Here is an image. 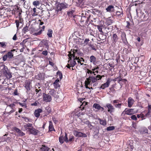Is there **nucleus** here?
Masks as SVG:
<instances>
[{"label": "nucleus", "mask_w": 151, "mask_h": 151, "mask_svg": "<svg viewBox=\"0 0 151 151\" xmlns=\"http://www.w3.org/2000/svg\"><path fill=\"white\" fill-rule=\"evenodd\" d=\"M115 129V127L114 126H109L106 129L108 131L112 130Z\"/></svg>", "instance_id": "48"}, {"label": "nucleus", "mask_w": 151, "mask_h": 151, "mask_svg": "<svg viewBox=\"0 0 151 151\" xmlns=\"http://www.w3.org/2000/svg\"><path fill=\"white\" fill-rule=\"evenodd\" d=\"M15 105L13 103L9 105H7L6 108V109H10L11 110L9 112L8 114H10L16 110V109L15 107Z\"/></svg>", "instance_id": "7"}, {"label": "nucleus", "mask_w": 151, "mask_h": 151, "mask_svg": "<svg viewBox=\"0 0 151 151\" xmlns=\"http://www.w3.org/2000/svg\"><path fill=\"white\" fill-rule=\"evenodd\" d=\"M120 78H119V80H118V83L120 84V87L122 88V84L121 82H122L124 83H125L126 81H127V80L126 79H123V78H121V79Z\"/></svg>", "instance_id": "25"}, {"label": "nucleus", "mask_w": 151, "mask_h": 151, "mask_svg": "<svg viewBox=\"0 0 151 151\" xmlns=\"http://www.w3.org/2000/svg\"><path fill=\"white\" fill-rule=\"evenodd\" d=\"M59 80L57 79L53 83V85L55 89H57L60 87V85L59 84Z\"/></svg>", "instance_id": "18"}, {"label": "nucleus", "mask_w": 151, "mask_h": 151, "mask_svg": "<svg viewBox=\"0 0 151 151\" xmlns=\"http://www.w3.org/2000/svg\"><path fill=\"white\" fill-rule=\"evenodd\" d=\"M122 40L123 42L125 44L127 45V44H128V42L127 41L126 37H125V38H123Z\"/></svg>", "instance_id": "54"}, {"label": "nucleus", "mask_w": 151, "mask_h": 151, "mask_svg": "<svg viewBox=\"0 0 151 151\" xmlns=\"http://www.w3.org/2000/svg\"><path fill=\"white\" fill-rule=\"evenodd\" d=\"M18 133L19 136H23L25 135V134L21 131V130H20Z\"/></svg>", "instance_id": "59"}, {"label": "nucleus", "mask_w": 151, "mask_h": 151, "mask_svg": "<svg viewBox=\"0 0 151 151\" xmlns=\"http://www.w3.org/2000/svg\"><path fill=\"white\" fill-rule=\"evenodd\" d=\"M53 31L52 29H49L48 30L47 35L49 37H52V34Z\"/></svg>", "instance_id": "37"}, {"label": "nucleus", "mask_w": 151, "mask_h": 151, "mask_svg": "<svg viewBox=\"0 0 151 151\" xmlns=\"http://www.w3.org/2000/svg\"><path fill=\"white\" fill-rule=\"evenodd\" d=\"M116 15L119 17L121 18L122 16H123V11L121 10V12L117 11L116 12Z\"/></svg>", "instance_id": "35"}, {"label": "nucleus", "mask_w": 151, "mask_h": 151, "mask_svg": "<svg viewBox=\"0 0 151 151\" xmlns=\"http://www.w3.org/2000/svg\"><path fill=\"white\" fill-rule=\"evenodd\" d=\"M74 134L76 137H87V135L86 134L80 132H76Z\"/></svg>", "instance_id": "16"}, {"label": "nucleus", "mask_w": 151, "mask_h": 151, "mask_svg": "<svg viewBox=\"0 0 151 151\" xmlns=\"http://www.w3.org/2000/svg\"><path fill=\"white\" fill-rule=\"evenodd\" d=\"M56 91L54 89L50 88L49 90L48 94L52 95V96L55 97Z\"/></svg>", "instance_id": "19"}, {"label": "nucleus", "mask_w": 151, "mask_h": 151, "mask_svg": "<svg viewBox=\"0 0 151 151\" xmlns=\"http://www.w3.org/2000/svg\"><path fill=\"white\" fill-rule=\"evenodd\" d=\"M112 39L114 42L116 43L118 39L117 35L116 34H114L112 36Z\"/></svg>", "instance_id": "39"}, {"label": "nucleus", "mask_w": 151, "mask_h": 151, "mask_svg": "<svg viewBox=\"0 0 151 151\" xmlns=\"http://www.w3.org/2000/svg\"><path fill=\"white\" fill-rule=\"evenodd\" d=\"M24 127L26 130H28V131H29V129H31L32 127V124L30 123L26 124L24 125Z\"/></svg>", "instance_id": "29"}, {"label": "nucleus", "mask_w": 151, "mask_h": 151, "mask_svg": "<svg viewBox=\"0 0 151 151\" xmlns=\"http://www.w3.org/2000/svg\"><path fill=\"white\" fill-rule=\"evenodd\" d=\"M64 139V141H65L66 142H68V138L67 137V134L66 133H65V137H63Z\"/></svg>", "instance_id": "55"}, {"label": "nucleus", "mask_w": 151, "mask_h": 151, "mask_svg": "<svg viewBox=\"0 0 151 151\" xmlns=\"http://www.w3.org/2000/svg\"><path fill=\"white\" fill-rule=\"evenodd\" d=\"M2 70L3 74L7 79H9L12 77V76L11 75V73L8 70L7 66L4 65Z\"/></svg>", "instance_id": "4"}, {"label": "nucleus", "mask_w": 151, "mask_h": 151, "mask_svg": "<svg viewBox=\"0 0 151 151\" xmlns=\"http://www.w3.org/2000/svg\"><path fill=\"white\" fill-rule=\"evenodd\" d=\"M71 52H69L68 54L69 58L70 60H71L72 57L74 60H75L76 58H79V57H77V56L78 55V50H71Z\"/></svg>", "instance_id": "3"}, {"label": "nucleus", "mask_w": 151, "mask_h": 151, "mask_svg": "<svg viewBox=\"0 0 151 151\" xmlns=\"http://www.w3.org/2000/svg\"><path fill=\"white\" fill-rule=\"evenodd\" d=\"M97 27L99 31L101 32V33L99 35V38L101 40L99 42L100 43L103 44V43L102 42V41H103L104 39H103V32L102 31V29L104 28V26L103 25H100L99 26L98 25Z\"/></svg>", "instance_id": "6"}, {"label": "nucleus", "mask_w": 151, "mask_h": 151, "mask_svg": "<svg viewBox=\"0 0 151 151\" xmlns=\"http://www.w3.org/2000/svg\"><path fill=\"white\" fill-rule=\"evenodd\" d=\"M90 62L93 63H94L96 60V58L93 55L91 56L90 57Z\"/></svg>", "instance_id": "41"}, {"label": "nucleus", "mask_w": 151, "mask_h": 151, "mask_svg": "<svg viewBox=\"0 0 151 151\" xmlns=\"http://www.w3.org/2000/svg\"><path fill=\"white\" fill-rule=\"evenodd\" d=\"M9 43L6 42H0V46L3 48H6V47L9 46Z\"/></svg>", "instance_id": "20"}, {"label": "nucleus", "mask_w": 151, "mask_h": 151, "mask_svg": "<svg viewBox=\"0 0 151 151\" xmlns=\"http://www.w3.org/2000/svg\"><path fill=\"white\" fill-rule=\"evenodd\" d=\"M24 86L25 87L27 91H28L30 90L31 87L32 86L31 83L28 81H26L24 84Z\"/></svg>", "instance_id": "12"}, {"label": "nucleus", "mask_w": 151, "mask_h": 151, "mask_svg": "<svg viewBox=\"0 0 151 151\" xmlns=\"http://www.w3.org/2000/svg\"><path fill=\"white\" fill-rule=\"evenodd\" d=\"M102 77H104V76H102L99 75H97L96 76H92L90 75L88 78H87L84 82L85 86L86 88H88L90 89H93L92 87H89V86H92V84L96 82L97 80L101 79Z\"/></svg>", "instance_id": "1"}, {"label": "nucleus", "mask_w": 151, "mask_h": 151, "mask_svg": "<svg viewBox=\"0 0 151 151\" xmlns=\"http://www.w3.org/2000/svg\"><path fill=\"white\" fill-rule=\"evenodd\" d=\"M147 109H148V112L146 114V116H149L150 114V113L151 112V105L148 104V106H147Z\"/></svg>", "instance_id": "36"}, {"label": "nucleus", "mask_w": 151, "mask_h": 151, "mask_svg": "<svg viewBox=\"0 0 151 151\" xmlns=\"http://www.w3.org/2000/svg\"><path fill=\"white\" fill-rule=\"evenodd\" d=\"M73 11H70L69 12H68L67 14L68 16H71L73 14Z\"/></svg>", "instance_id": "62"}, {"label": "nucleus", "mask_w": 151, "mask_h": 151, "mask_svg": "<svg viewBox=\"0 0 151 151\" xmlns=\"http://www.w3.org/2000/svg\"><path fill=\"white\" fill-rule=\"evenodd\" d=\"M32 33L33 35L37 36L41 35L42 32H41V31L39 30L38 32H32Z\"/></svg>", "instance_id": "42"}, {"label": "nucleus", "mask_w": 151, "mask_h": 151, "mask_svg": "<svg viewBox=\"0 0 151 151\" xmlns=\"http://www.w3.org/2000/svg\"><path fill=\"white\" fill-rule=\"evenodd\" d=\"M106 65H109L110 67H113L114 66L113 60L111 59H109Z\"/></svg>", "instance_id": "31"}, {"label": "nucleus", "mask_w": 151, "mask_h": 151, "mask_svg": "<svg viewBox=\"0 0 151 151\" xmlns=\"http://www.w3.org/2000/svg\"><path fill=\"white\" fill-rule=\"evenodd\" d=\"M126 37V33L124 32L122 33V34L121 35V37L122 39L123 38H125Z\"/></svg>", "instance_id": "57"}, {"label": "nucleus", "mask_w": 151, "mask_h": 151, "mask_svg": "<svg viewBox=\"0 0 151 151\" xmlns=\"http://www.w3.org/2000/svg\"><path fill=\"white\" fill-rule=\"evenodd\" d=\"M90 47L93 50H94L95 51H96V48L95 46L93 45H91Z\"/></svg>", "instance_id": "64"}, {"label": "nucleus", "mask_w": 151, "mask_h": 151, "mask_svg": "<svg viewBox=\"0 0 151 151\" xmlns=\"http://www.w3.org/2000/svg\"><path fill=\"white\" fill-rule=\"evenodd\" d=\"M23 5L25 8L27 9L29 7L30 3L29 2L26 1L24 2Z\"/></svg>", "instance_id": "33"}, {"label": "nucleus", "mask_w": 151, "mask_h": 151, "mask_svg": "<svg viewBox=\"0 0 151 151\" xmlns=\"http://www.w3.org/2000/svg\"><path fill=\"white\" fill-rule=\"evenodd\" d=\"M14 50H12L8 52L6 54L4 55L2 57V60L4 61H6L7 59H10L13 57L14 55L12 52Z\"/></svg>", "instance_id": "5"}, {"label": "nucleus", "mask_w": 151, "mask_h": 151, "mask_svg": "<svg viewBox=\"0 0 151 151\" xmlns=\"http://www.w3.org/2000/svg\"><path fill=\"white\" fill-rule=\"evenodd\" d=\"M59 140L61 144H63L64 141L63 137H59Z\"/></svg>", "instance_id": "53"}, {"label": "nucleus", "mask_w": 151, "mask_h": 151, "mask_svg": "<svg viewBox=\"0 0 151 151\" xmlns=\"http://www.w3.org/2000/svg\"><path fill=\"white\" fill-rule=\"evenodd\" d=\"M40 4L41 1H35L32 3L33 5L36 7L37 6H39Z\"/></svg>", "instance_id": "32"}, {"label": "nucleus", "mask_w": 151, "mask_h": 151, "mask_svg": "<svg viewBox=\"0 0 151 151\" xmlns=\"http://www.w3.org/2000/svg\"><path fill=\"white\" fill-rule=\"evenodd\" d=\"M22 31L25 34L27 32L29 31L28 27L27 25L25 27H24L23 28Z\"/></svg>", "instance_id": "46"}, {"label": "nucleus", "mask_w": 151, "mask_h": 151, "mask_svg": "<svg viewBox=\"0 0 151 151\" xmlns=\"http://www.w3.org/2000/svg\"><path fill=\"white\" fill-rule=\"evenodd\" d=\"M134 109L126 108L124 111L122 113L121 115L124 114L129 115H131L134 114Z\"/></svg>", "instance_id": "9"}, {"label": "nucleus", "mask_w": 151, "mask_h": 151, "mask_svg": "<svg viewBox=\"0 0 151 151\" xmlns=\"http://www.w3.org/2000/svg\"><path fill=\"white\" fill-rule=\"evenodd\" d=\"M26 122H31L32 121V119H31L28 118L27 117H22Z\"/></svg>", "instance_id": "50"}, {"label": "nucleus", "mask_w": 151, "mask_h": 151, "mask_svg": "<svg viewBox=\"0 0 151 151\" xmlns=\"http://www.w3.org/2000/svg\"><path fill=\"white\" fill-rule=\"evenodd\" d=\"M131 118V119L134 120H136L137 119L136 116L135 115H132Z\"/></svg>", "instance_id": "58"}, {"label": "nucleus", "mask_w": 151, "mask_h": 151, "mask_svg": "<svg viewBox=\"0 0 151 151\" xmlns=\"http://www.w3.org/2000/svg\"><path fill=\"white\" fill-rule=\"evenodd\" d=\"M93 107L95 109L99 110L102 109V110L104 109L103 107H101L100 106L97 104L95 103L93 104Z\"/></svg>", "instance_id": "27"}, {"label": "nucleus", "mask_w": 151, "mask_h": 151, "mask_svg": "<svg viewBox=\"0 0 151 151\" xmlns=\"http://www.w3.org/2000/svg\"><path fill=\"white\" fill-rule=\"evenodd\" d=\"M41 42L43 44V45L46 46V48H47V50L49 48V46L48 45V41L45 40H43Z\"/></svg>", "instance_id": "38"}, {"label": "nucleus", "mask_w": 151, "mask_h": 151, "mask_svg": "<svg viewBox=\"0 0 151 151\" xmlns=\"http://www.w3.org/2000/svg\"><path fill=\"white\" fill-rule=\"evenodd\" d=\"M134 102V100L131 97L128 98V105L129 107H131L133 105Z\"/></svg>", "instance_id": "17"}, {"label": "nucleus", "mask_w": 151, "mask_h": 151, "mask_svg": "<svg viewBox=\"0 0 151 151\" xmlns=\"http://www.w3.org/2000/svg\"><path fill=\"white\" fill-rule=\"evenodd\" d=\"M50 148L45 144L43 145L40 148V151H48Z\"/></svg>", "instance_id": "21"}, {"label": "nucleus", "mask_w": 151, "mask_h": 151, "mask_svg": "<svg viewBox=\"0 0 151 151\" xmlns=\"http://www.w3.org/2000/svg\"><path fill=\"white\" fill-rule=\"evenodd\" d=\"M36 9L35 8H34L33 9H31V11L33 12L32 16H35L37 15V12H36Z\"/></svg>", "instance_id": "40"}, {"label": "nucleus", "mask_w": 151, "mask_h": 151, "mask_svg": "<svg viewBox=\"0 0 151 151\" xmlns=\"http://www.w3.org/2000/svg\"><path fill=\"white\" fill-rule=\"evenodd\" d=\"M86 124L87 125L88 127L90 129H91L93 127V126L91 125V123L88 121H87L86 122Z\"/></svg>", "instance_id": "43"}, {"label": "nucleus", "mask_w": 151, "mask_h": 151, "mask_svg": "<svg viewBox=\"0 0 151 151\" xmlns=\"http://www.w3.org/2000/svg\"><path fill=\"white\" fill-rule=\"evenodd\" d=\"M22 12V9L20 7H19L18 6H17V9L16 12V14L18 15L19 18V20H17L15 21L17 27V28H18L19 27V23H20L22 24V22L23 20L22 18L21 14Z\"/></svg>", "instance_id": "2"}, {"label": "nucleus", "mask_w": 151, "mask_h": 151, "mask_svg": "<svg viewBox=\"0 0 151 151\" xmlns=\"http://www.w3.org/2000/svg\"><path fill=\"white\" fill-rule=\"evenodd\" d=\"M119 78L121 79V78H123L125 76L127 75V73L126 72L123 71H120L119 72Z\"/></svg>", "instance_id": "23"}, {"label": "nucleus", "mask_w": 151, "mask_h": 151, "mask_svg": "<svg viewBox=\"0 0 151 151\" xmlns=\"http://www.w3.org/2000/svg\"><path fill=\"white\" fill-rule=\"evenodd\" d=\"M113 104L116 108L120 109L122 104V103H115V104Z\"/></svg>", "instance_id": "44"}, {"label": "nucleus", "mask_w": 151, "mask_h": 151, "mask_svg": "<svg viewBox=\"0 0 151 151\" xmlns=\"http://www.w3.org/2000/svg\"><path fill=\"white\" fill-rule=\"evenodd\" d=\"M76 60H77V62L78 64H80V65H82L83 64V63H82V62H84V60L83 59V58H82L81 57L80 58H76Z\"/></svg>", "instance_id": "30"}, {"label": "nucleus", "mask_w": 151, "mask_h": 151, "mask_svg": "<svg viewBox=\"0 0 151 151\" xmlns=\"http://www.w3.org/2000/svg\"><path fill=\"white\" fill-rule=\"evenodd\" d=\"M105 107L107 109L108 111L110 114L113 112L115 110V108L111 104H106Z\"/></svg>", "instance_id": "10"}, {"label": "nucleus", "mask_w": 151, "mask_h": 151, "mask_svg": "<svg viewBox=\"0 0 151 151\" xmlns=\"http://www.w3.org/2000/svg\"><path fill=\"white\" fill-rule=\"evenodd\" d=\"M37 103L39 104L38 102L37 101H35L34 103H32L31 104V106H37Z\"/></svg>", "instance_id": "63"}, {"label": "nucleus", "mask_w": 151, "mask_h": 151, "mask_svg": "<svg viewBox=\"0 0 151 151\" xmlns=\"http://www.w3.org/2000/svg\"><path fill=\"white\" fill-rule=\"evenodd\" d=\"M39 28L40 29V30L41 31V32L42 33V31H43L45 30V26H43L42 27H41L39 26Z\"/></svg>", "instance_id": "56"}, {"label": "nucleus", "mask_w": 151, "mask_h": 151, "mask_svg": "<svg viewBox=\"0 0 151 151\" xmlns=\"http://www.w3.org/2000/svg\"><path fill=\"white\" fill-rule=\"evenodd\" d=\"M43 101L46 102H49L51 101L52 100L51 96L46 93H43Z\"/></svg>", "instance_id": "8"}, {"label": "nucleus", "mask_w": 151, "mask_h": 151, "mask_svg": "<svg viewBox=\"0 0 151 151\" xmlns=\"http://www.w3.org/2000/svg\"><path fill=\"white\" fill-rule=\"evenodd\" d=\"M68 142H71L74 141L73 136L72 135H70L69 137Z\"/></svg>", "instance_id": "49"}, {"label": "nucleus", "mask_w": 151, "mask_h": 151, "mask_svg": "<svg viewBox=\"0 0 151 151\" xmlns=\"http://www.w3.org/2000/svg\"><path fill=\"white\" fill-rule=\"evenodd\" d=\"M112 23V21L111 19L107 20L106 21V23L108 25L111 24Z\"/></svg>", "instance_id": "52"}, {"label": "nucleus", "mask_w": 151, "mask_h": 151, "mask_svg": "<svg viewBox=\"0 0 151 151\" xmlns=\"http://www.w3.org/2000/svg\"><path fill=\"white\" fill-rule=\"evenodd\" d=\"M29 131L30 134H32L35 135H37V133L39 132V131L36 130L35 129L32 127L31 129H29Z\"/></svg>", "instance_id": "13"}, {"label": "nucleus", "mask_w": 151, "mask_h": 151, "mask_svg": "<svg viewBox=\"0 0 151 151\" xmlns=\"http://www.w3.org/2000/svg\"><path fill=\"white\" fill-rule=\"evenodd\" d=\"M57 75H58L59 76V77L60 79H61L62 78H63L62 74L60 71H58L57 72Z\"/></svg>", "instance_id": "51"}, {"label": "nucleus", "mask_w": 151, "mask_h": 151, "mask_svg": "<svg viewBox=\"0 0 151 151\" xmlns=\"http://www.w3.org/2000/svg\"><path fill=\"white\" fill-rule=\"evenodd\" d=\"M82 14V16L81 18V22H84L85 21H87L89 17H88L87 15H86V13L85 12V14L83 13Z\"/></svg>", "instance_id": "22"}, {"label": "nucleus", "mask_w": 151, "mask_h": 151, "mask_svg": "<svg viewBox=\"0 0 151 151\" xmlns=\"http://www.w3.org/2000/svg\"><path fill=\"white\" fill-rule=\"evenodd\" d=\"M42 54L46 56L47 55L48 52L47 50L44 51H42Z\"/></svg>", "instance_id": "60"}, {"label": "nucleus", "mask_w": 151, "mask_h": 151, "mask_svg": "<svg viewBox=\"0 0 151 151\" xmlns=\"http://www.w3.org/2000/svg\"><path fill=\"white\" fill-rule=\"evenodd\" d=\"M111 78H109L107 80L106 82L104 83V88L108 87L110 84V83L111 82Z\"/></svg>", "instance_id": "34"}, {"label": "nucleus", "mask_w": 151, "mask_h": 151, "mask_svg": "<svg viewBox=\"0 0 151 151\" xmlns=\"http://www.w3.org/2000/svg\"><path fill=\"white\" fill-rule=\"evenodd\" d=\"M64 4L62 3H58L56 6V11L58 13L60 11H61L63 7Z\"/></svg>", "instance_id": "14"}, {"label": "nucleus", "mask_w": 151, "mask_h": 151, "mask_svg": "<svg viewBox=\"0 0 151 151\" xmlns=\"http://www.w3.org/2000/svg\"><path fill=\"white\" fill-rule=\"evenodd\" d=\"M144 112V111L142 112L141 113L140 115V117L142 119L141 120H143V119H145L146 117H147L148 116H146V114L144 115L143 114V113Z\"/></svg>", "instance_id": "47"}, {"label": "nucleus", "mask_w": 151, "mask_h": 151, "mask_svg": "<svg viewBox=\"0 0 151 151\" xmlns=\"http://www.w3.org/2000/svg\"><path fill=\"white\" fill-rule=\"evenodd\" d=\"M116 83H115L112 85L111 88H115L116 89H119L120 88H121V87H120V85L118 87V86H116Z\"/></svg>", "instance_id": "45"}, {"label": "nucleus", "mask_w": 151, "mask_h": 151, "mask_svg": "<svg viewBox=\"0 0 151 151\" xmlns=\"http://www.w3.org/2000/svg\"><path fill=\"white\" fill-rule=\"evenodd\" d=\"M107 12H111L114 11V6L112 5H109L106 9Z\"/></svg>", "instance_id": "26"}, {"label": "nucleus", "mask_w": 151, "mask_h": 151, "mask_svg": "<svg viewBox=\"0 0 151 151\" xmlns=\"http://www.w3.org/2000/svg\"><path fill=\"white\" fill-rule=\"evenodd\" d=\"M88 103L86 101H83L82 103V104L80 106V108L81 109V110L82 111L84 110L85 108V107L88 104Z\"/></svg>", "instance_id": "28"}, {"label": "nucleus", "mask_w": 151, "mask_h": 151, "mask_svg": "<svg viewBox=\"0 0 151 151\" xmlns=\"http://www.w3.org/2000/svg\"><path fill=\"white\" fill-rule=\"evenodd\" d=\"M98 68H94L92 69V70L88 69H87V73L89 75V76L90 75H91V76H93V74L95 76L96 75V73H98V71L97 70Z\"/></svg>", "instance_id": "11"}, {"label": "nucleus", "mask_w": 151, "mask_h": 151, "mask_svg": "<svg viewBox=\"0 0 151 151\" xmlns=\"http://www.w3.org/2000/svg\"><path fill=\"white\" fill-rule=\"evenodd\" d=\"M42 111V110L41 109H38L35 111L34 114L35 116L38 118L40 116V113Z\"/></svg>", "instance_id": "15"}, {"label": "nucleus", "mask_w": 151, "mask_h": 151, "mask_svg": "<svg viewBox=\"0 0 151 151\" xmlns=\"http://www.w3.org/2000/svg\"><path fill=\"white\" fill-rule=\"evenodd\" d=\"M52 131H54L55 132V129L54 128L52 122L51 121H50L49 122V131L51 132Z\"/></svg>", "instance_id": "24"}, {"label": "nucleus", "mask_w": 151, "mask_h": 151, "mask_svg": "<svg viewBox=\"0 0 151 151\" xmlns=\"http://www.w3.org/2000/svg\"><path fill=\"white\" fill-rule=\"evenodd\" d=\"M13 130L16 131L18 133L20 130L17 127H14L13 128Z\"/></svg>", "instance_id": "61"}]
</instances>
